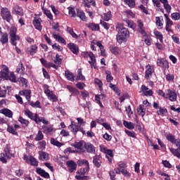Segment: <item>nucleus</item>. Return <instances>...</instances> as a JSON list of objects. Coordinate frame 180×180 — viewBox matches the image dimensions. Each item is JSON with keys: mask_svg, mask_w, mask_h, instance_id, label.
<instances>
[{"mask_svg": "<svg viewBox=\"0 0 180 180\" xmlns=\"http://www.w3.org/2000/svg\"><path fill=\"white\" fill-rule=\"evenodd\" d=\"M116 30L117 32L116 37L117 43H119V44H122V43L127 41V39L130 36V32H129V30L123 27L122 24H118L116 27Z\"/></svg>", "mask_w": 180, "mask_h": 180, "instance_id": "obj_1", "label": "nucleus"}, {"mask_svg": "<svg viewBox=\"0 0 180 180\" xmlns=\"http://www.w3.org/2000/svg\"><path fill=\"white\" fill-rule=\"evenodd\" d=\"M24 115L27 116L31 120H33V122H35L37 124H40V123H43V124H49V121L46 120L44 117H40L39 116V114H34L30 110H25L24 111Z\"/></svg>", "mask_w": 180, "mask_h": 180, "instance_id": "obj_2", "label": "nucleus"}, {"mask_svg": "<svg viewBox=\"0 0 180 180\" xmlns=\"http://www.w3.org/2000/svg\"><path fill=\"white\" fill-rule=\"evenodd\" d=\"M152 2L153 4V6H156V8H158V11L162 12V13H164V8H162V6H161V4H163L166 12H167L169 15V13H171L172 8L171 5H169V4L168 3V0H152Z\"/></svg>", "mask_w": 180, "mask_h": 180, "instance_id": "obj_3", "label": "nucleus"}, {"mask_svg": "<svg viewBox=\"0 0 180 180\" xmlns=\"http://www.w3.org/2000/svg\"><path fill=\"white\" fill-rule=\"evenodd\" d=\"M12 157L15 158V155L11 153V148L6 145L4 147V153H1L0 161H1L3 164H6L8 162L7 160H11Z\"/></svg>", "mask_w": 180, "mask_h": 180, "instance_id": "obj_4", "label": "nucleus"}, {"mask_svg": "<svg viewBox=\"0 0 180 180\" xmlns=\"http://www.w3.org/2000/svg\"><path fill=\"white\" fill-rule=\"evenodd\" d=\"M75 123V122L74 121L71 122V124L69 125L68 127L69 130L71 131L75 136H76L78 131H81V133H82L83 135H85L86 133L85 130H84V128L81 127V125H78Z\"/></svg>", "mask_w": 180, "mask_h": 180, "instance_id": "obj_5", "label": "nucleus"}, {"mask_svg": "<svg viewBox=\"0 0 180 180\" xmlns=\"http://www.w3.org/2000/svg\"><path fill=\"white\" fill-rule=\"evenodd\" d=\"M1 16L4 20H6L8 23L13 19L12 14L8 8L1 9Z\"/></svg>", "mask_w": 180, "mask_h": 180, "instance_id": "obj_6", "label": "nucleus"}, {"mask_svg": "<svg viewBox=\"0 0 180 180\" xmlns=\"http://www.w3.org/2000/svg\"><path fill=\"white\" fill-rule=\"evenodd\" d=\"M166 139L167 141H169L172 143V144H175L176 147H178L180 151V139H176L175 136H174L172 134H168L166 136Z\"/></svg>", "mask_w": 180, "mask_h": 180, "instance_id": "obj_7", "label": "nucleus"}, {"mask_svg": "<svg viewBox=\"0 0 180 180\" xmlns=\"http://www.w3.org/2000/svg\"><path fill=\"white\" fill-rule=\"evenodd\" d=\"M157 65L160 67V68H163L164 70H168L169 68V63L165 58H158L157 60Z\"/></svg>", "mask_w": 180, "mask_h": 180, "instance_id": "obj_8", "label": "nucleus"}, {"mask_svg": "<svg viewBox=\"0 0 180 180\" xmlns=\"http://www.w3.org/2000/svg\"><path fill=\"white\" fill-rule=\"evenodd\" d=\"M42 22L43 20H41V18H37L36 17L32 21V25L37 30H39V32H41V30H43V26H41Z\"/></svg>", "mask_w": 180, "mask_h": 180, "instance_id": "obj_9", "label": "nucleus"}, {"mask_svg": "<svg viewBox=\"0 0 180 180\" xmlns=\"http://www.w3.org/2000/svg\"><path fill=\"white\" fill-rule=\"evenodd\" d=\"M143 96H153L154 92L152 89H148V87L146 85H142L141 87Z\"/></svg>", "mask_w": 180, "mask_h": 180, "instance_id": "obj_10", "label": "nucleus"}, {"mask_svg": "<svg viewBox=\"0 0 180 180\" xmlns=\"http://www.w3.org/2000/svg\"><path fill=\"white\" fill-rule=\"evenodd\" d=\"M176 98H177L176 92L171 89L167 90L166 99H169V101H170L171 102H176Z\"/></svg>", "mask_w": 180, "mask_h": 180, "instance_id": "obj_11", "label": "nucleus"}, {"mask_svg": "<svg viewBox=\"0 0 180 180\" xmlns=\"http://www.w3.org/2000/svg\"><path fill=\"white\" fill-rule=\"evenodd\" d=\"M93 164L96 168H101L102 165V156L96 155L93 157Z\"/></svg>", "mask_w": 180, "mask_h": 180, "instance_id": "obj_12", "label": "nucleus"}, {"mask_svg": "<svg viewBox=\"0 0 180 180\" xmlns=\"http://www.w3.org/2000/svg\"><path fill=\"white\" fill-rule=\"evenodd\" d=\"M20 95H23L27 99V102H30V98H32V91L30 89H24L19 92Z\"/></svg>", "mask_w": 180, "mask_h": 180, "instance_id": "obj_13", "label": "nucleus"}, {"mask_svg": "<svg viewBox=\"0 0 180 180\" xmlns=\"http://www.w3.org/2000/svg\"><path fill=\"white\" fill-rule=\"evenodd\" d=\"M138 32L141 33V34L146 37L147 36V32L144 30V24H143V21L141 20H138Z\"/></svg>", "mask_w": 180, "mask_h": 180, "instance_id": "obj_14", "label": "nucleus"}, {"mask_svg": "<svg viewBox=\"0 0 180 180\" xmlns=\"http://www.w3.org/2000/svg\"><path fill=\"white\" fill-rule=\"evenodd\" d=\"M36 172L37 174H38V175L42 176V178H46V179H49V178H50V174L44 169H41V167H37Z\"/></svg>", "mask_w": 180, "mask_h": 180, "instance_id": "obj_15", "label": "nucleus"}, {"mask_svg": "<svg viewBox=\"0 0 180 180\" xmlns=\"http://www.w3.org/2000/svg\"><path fill=\"white\" fill-rule=\"evenodd\" d=\"M66 165L70 172H74L75 169H77V163L73 160H68L66 162Z\"/></svg>", "mask_w": 180, "mask_h": 180, "instance_id": "obj_16", "label": "nucleus"}, {"mask_svg": "<svg viewBox=\"0 0 180 180\" xmlns=\"http://www.w3.org/2000/svg\"><path fill=\"white\" fill-rule=\"evenodd\" d=\"M73 147L79 150V153H85V144L83 141L75 143Z\"/></svg>", "mask_w": 180, "mask_h": 180, "instance_id": "obj_17", "label": "nucleus"}, {"mask_svg": "<svg viewBox=\"0 0 180 180\" xmlns=\"http://www.w3.org/2000/svg\"><path fill=\"white\" fill-rule=\"evenodd\" d=\"M84 148L86 151L89 153L90 154H95L96 151L95 150V146L92 145L91 143H84Z\"/></svg>", "mask_w": 180, "mask_h": 180, "instance_id": "obj_18", "label": "nucleus"}, {"mask_svg": "<svg viewBox=\"0 0 180 180\" xmlns=\"http://www.w3.org/2000/svg\"><path fill=\"white\" fill-rule=\"evenodd\" d=\"M68 49L73 53V54H78L79 51V48L78 47V45L74 44V43H70L68 44Z\"/></svg>", "mask_w": 180, "mask_h": 180, "instance_id": "obj_19", "label": "nucleus"}, {"mask_svg": "<svg viewBox=\"0 0 180 180\" xmlns=\"http://www.w3.org/2000/svg\"><path fill=\"white\" fill-rule=\"evenodd\" d=\"M13 13L14 15H18V16H23L24 13H23V8L19 6H15L13 8Z\"/></svg>", "mask_w": 180, "mask_h": 180, "instance_id": "obj_20", "label": "nucleus"}, {"mask_svg": "<svg viewBox=\"0 0 180 180\" xmlns=\"http://www.w3.org/2000/svg\"><path fill=\"white\" fill-rule=\"evenodd\" d=\"M146 68L148 69L145 72V78L146 79H150L153 77V68L150 65H146Z\"/></svg>", "mask_w": 180, "mask_h": 180, "instance_id": "obj_21", "label": "nucleus"}, {"mask_svg": "<svg viewBox=\"0 0 180 180\" xmlns=\"http://www.w3.org/2000/svg\"><path fill=\"white\" fill-rule=\"evenodd\" d=\"M52 36L53 37V39H55V40H57V41H58V43H61L62 44H64L65 46V44H67V41H65V39L60 36V34H56V32H53L52 34Z\"/></svg>", "mask_w": 180, "mask_h": 180, "instance_id": "obj_22", "label": "nucleus"}, {"mask_svg": "<svg viewBox=\"0 0 180 180\" xmlns=\"http://www.w3.org/2000/svg\"><path fill=\"white\" fill-rule=\"evenodd\" d=\"M0 113L2 115H4V116H6V117H13V112L12 110L8 109V108H3L0 110Z\"/></svg>", "mask_w": 180, "mask_h": 180, "instance_id": "obj_23", "label": "nucleus"}, {"mask_svg": "<svg viewBox=\"0 0 180 180\" xmlns=\"http://www.w3.org/2000/svg\"><path fill=\"white\" fill-rule=\"evenodd\" d=\"M0 75L2 78H8L9 75V68L6 65L3 66V70L0 72Z\"/></svg>", "mask_w": 180, "mask_h": 180, "instance_id": "obj_24", "label": "nucleus"}, {"mask_svg": "<svg viewBox=\"0 0 180 180\" xmlns=\"http://www.w3.org/2000/svg\"><path fill=\"white\" fill-rule=\"evenodd\" d=\"M87 27H89L93 32H99L101 30V27L98 24H96L94 22L86 24Z\"/></svg>", "mask_w": 180, "mask_h": 180, "instance_id": "obj_25", "label": "nucleus"}, {"mask_svg": "<svg viewBox=\"0 0 180 180\" xmlns=\"http://www.w3.org/2000/svg\"><path fill=\"white\" fill-rule=\"evenodd\" d=\"M0 36V42L1 44H6V43L9 41V38H8V33L3 32Z\"/></svg>", "mask_w": 180, "mask_h": 180, "instance_id": "obj_26", "label": "nucleus"}, {"mask_svg": "<svg viewBox=\"0 0 180 180\" xmlns=\"http://www.w3.org/2000/svg\"><path fill=\"white\" fill-rule=\"evenodd\" d=\"M65 77H66L68 81H70L71 82H74V81H75L74 79V73L71 72L70 70H66L65 72Z\"/></svg>", "mask_w": 180, "mask_h": 180, "instance_id": "obj_27", "label": "nucleus"}, {"mask_svg": "<svg viewBox=\"0 0 180 180\" xmlns=\"http://www.w3.org/2000/svg\"><path fill=\"white\" fill-rule=\"evenodd\" d=\"M84 6L86 8H91V4L92 6H96V1L95 0H82Z\"/></svg>", "mask_w": 180, "mask_h": 180, "instance_id": "obj_28", "label": "nucleus"}, {"mask_svg": "<svg viewBox=\"0 0 180 180\" xmlns=\"http://www.w3.org/2000/svg\"><path fill=\"white\" fill-rule=\"evenodd\" d=\"M66 89H68L69 92H71L72 94L70 96H72L73 95H78V93L79 92L75 87L70 85L66 86Z\"/></svg>", "mask_w": 180, "mask_h": 180, "instance_id": "obj_29", "label": "nucleus"}, {"mask_svg": "<svg viewBox=\"0 0 180 180\" xmlns=\"http://www.w3.org/2000/svg\"><path fill=\"white\" fill-rule=\"evenodd\" d=\"M39 160L41 161H49L50 158L49 157V153L46 152L41 151L39 153Z\"/></svg>", "mask_w": 180, "mask_h": 180, "instance_id": "obj_30", "label": "nucleus"}, {"mask_svg": "<svg viewBox=\"0 0 180 180\" xmlns=\"http://www.w3.org/2000/svg\"><path fill=\"white\" fill-rule=\"evenodd\" d=\"M76 11L78 18H79V19H81V20L83 22H86V16H85V13H84V11H81L79 8H77Z\"/></svg>", "mask_w": 180, "mask_h": 180, "instance_id": "obj_31", "label": "nucleus"}, {"mask_svg": "<svg viewBox=\"0 0 180 180\" xmlns=\"http://www.w3.org/2000/svg\"><path fill=\"white\" fill-rule=\"evenodd\" d=\"M154 34L158 40H160V43H164V36L158 30H154Z\"/></svg>", "mask_w": 180, "mask_h": 180, "instance_id": "obj_32", "label": "nucleus"}, {"mask_svg": "<svg viewBox=\"0 0 180 180\" xmlns=\"http://www.w3.org/2000/svg\"><path fill=\"white\" fill-rule=\"evenodd\" d=\"M50 143L52 146H55L56 147H63V146H64V143L57 141V139L54 138L51 139Z\"/></svg>", "mask_w": 180, "mask_h": 180, "instance_id": "obj_33", "label": "nucleus"}, {"mask_svg": "<svg viewBox=\"0 0 180 180\" xmlns=\"http://www.w3.org/2000/svg\"><path fill=\"white\" fill-rule=\"evenodd\" d=\"M123 124L124 127H127V129H129V130H134V124L131 122H127L126 120H124Z\"/></svg>", "mask_w": 180, "mask_h": 180, "instance_id": "obj_34", "label": "nucleus"}, {"mask_svg": "<svg viewBox=\"0 0 180 180\" xmlns=\"http://www.w3.org/2000/svg\"><path fill=\"white\" fill-rule=\"evenodd\" d=\"M20 38L19 37V36L13 35L10 37V43H11L13 46H17L18 43L16 41L17 40H20Z\"/></svg>", "mask_w": 180, "mask_h": 180, "instance_id": "obj_35", "label": "nucleus"}, {"mask_svg": "<svg viewBox=\"0 0 180 180\" xmlns=\"http://www.w3.org/2000/svg\"><path fill=\"white\" fill-rule=\"evenodd\" d=\"M126 5H128V6L131 8H134L136 6V1L135 0H122Z\"/></svg>", "mask_w": 180, "mask_h": 180, "instance_id": "obj_36", "label": "nucleus"}, {"mask_svg": "<svg viewBox=\"0 0 180 180\" xmlns=\"http://www.w3.org/2000/svg\"><path fill=\"white\" fill-rule=\"evenodd\" d=\"M7 131L13 136H18V131L12 125H8Z\"/></svg>", "mask_w": 180, "mask_h": 180, "instance_id": "obj_37", "label": "nucleus"}, {"mask_svg": "<svg viewBox=\"0 0 180 180\" xmlns=\"http://www.w3.org/2000/svg\"><path fill=\"white\" fill-rule=\"evenodd\" d=\"M29 161L32 167H37L39 165V161L33 156H30Z\"/></svg>", "mask_w": 180, "mask_h": 180, "instance_id": "obj_38", "label": "nucleus"}, {"mask_svg": "<svg viewBox=\"0 0 180 180\" xmlns=\"http://www.w3.org/2000/svg\"><path fill=\"white\" fill-rule=\"evenodd\" d=\"M29 104L30 105V106H32V108L41 109V105H40L39 101H37L35 103L34 101H30Z\"/></svg>", "mask_w": 180, "mask_h": 180, "instance_id": "obj_39", "label": "nucleus"}, {"mask_svg": "<svg viewBox=\"0 0 180 180\" xmlns=\"http://www.w3.org/2000/svg\"><path fill=\"white\" fill-rule=\"evenodd\" d=\"M138 114L141 116L142 117H144L146 115V110L143 108V105H140L137 108Z\"/></svg>", "mask_w": 180, "mask_h": 180, "instance_id": "obj_40", "label": "nucleus"}, {"mask_svg": "<svg viewBox=\"0 0 180 180\" xmlns=\"http://www.w3.org/2000/svg\"><path fill=\"white\" fill-rule=\"evenodd\" d=\"M7 78H8L9 81H11V82H18V79H16V75H15V73L13 72H11L10 75H8Z\"/></svg>", "mask_w": 180, "mask_h": 180, "instance_id": "obj_41", "label": "nucleus"}, {"mask_svg": "<svg viewBox=\"0 0 180 180\" xmlns=\"http://www.w3.org/2000/svg\"><path fill=\"white\" fill-rule=\"evenodd\" d=\"M28 51L30 56H34L37 53V46L36 45L31 46Z\"/></svg>", "mask_w": 180, "mask_h": 180, "instance_id": "obj_42", "label": "nucleus"}, {"mask_svg": "<svg viewBox=\"0 0 180 180\" xmlns=\"http://www.w3.org/2000/svg\"><path fill=\"white\" fill-rule=\"evenodd\" d=\"M105 74L107 82H112V81H113V76L112 75V72H110V70H106Z\"/></svg>", "mask_w": 180, "mask_h": 180, "instance_id": "obj_43", "label": "nucleus"}, {"mask_svg": "<svg viewBox=\"0 0 180 180\" xmlns=\"http://www.w3.org/2000/svg\"><path fill=\"white\" fill-rule=\"evenodd\" d=\"M44 11V14L46 15V18L48 19H50V20H53V14H51V11L50 10H47L46 8H42Z\"/></svg>", "mask_w": 180, "mask_h": 180, "instance_id": "obj_44", "label": "nucleus"}, {"mask_svg": "<svg viewBox=\"0 0 180 180\" xmlns=\"http://www.w3.org/2000/svg\"><path fill=\"white\" fill-rule=\"evenodd\" d=\"M156 113L158 116H162V115H165V113H168V110H167L165 107H163V108L160 107L159 110H158Z\"/></svg>", "mask_w": 180, "mask_h": 180, "instance_id": "obj_45", "label": "nucleus"}, {"mask_svg": "<svg viewBox=\"0 0 180 180\" xmlns=\"http://www.w3.org/2000/svg\"><path fill=\"white\" fill-rule=\"evenodd\" d=\"M43 139H44V135L43 134V132H41V131L40 130L38 131V133L36 137L34 138L35 141H41Z\"/></svg>", "mask_w": 180, "mask_h": 180, "instance_id": "obj_46", "label": "nucleus"}, {"mask_svg": "<svg viewBox=\"0 0 180 180\" xmlns=\"http://www.w3.org/2000/svg\"><path fill=\"white\" fill-rule=\"evenodd\" d=\"M77 165L79 167H82V165H85L86 167H89V162L86 160H81L77 161Z\"/></svg>", "mask_w": 180, "mask_h": 180, "instance_id": "obj_47", "label": "nucleus"}, {"mask_svg": "<svg viewBox=\"0 0 180 180\" xmlns=\"http://www.w3.org/2000/svg\"><path fill=\"white\" fill-rule=\"evenodd\" d=\"M110 51L115 56H117L119 54V47L116 46H112L110 47Z\"/></svg>", "mask_w": 180, "mask_h": 180, "instance_id": "obj_48", "label": "nucleus"}, {"mask_svg": "<svg viewBox=\"0 0 180 180\" xmlns=\"http://www.w3.org/2000/svg\"><path fill=\"white\" fill-rule=\"evenodd\" d=\"M86 172H89V167H86L84 168H82L80 169L79 172H77L76 174H80L82 176H85V174H86Z\"/></svg>", "mask_w": 180, "mask_h": 180, "instance_id": "obj_49", "label": "nucleus"}, {"mask_svg": "<svg viewBox=\"0 0 180 180\" xmlns=\"http://www.w3.org/2000/svg\"><path fill=\"white\" fill-rule=\"evenodd\" d=\"M63 61V56H60L58 53L56 55V58L54 60L55 64H58V65H61Z\"/></svg>", "mask_w": 180, "mask_h": 180, "instance_id": "obj_50", "label": "nucleus"}, {"mask_svg": "<svg viewBox=\"0 0 180 180\" xmlns=\"http://www.w3.org/2000/svg\"><path fill=\"white\" fill-rule=\"evenodd\" d=\"M110 19H112V12L109 11L107 13H104L103 20H105V22H109Z\"/></svg>", "mask_w": 180, "mask_h": 180, "instance_id": "obj_51", "label": "nucleus"}, {"mask_svg": "<svg viewBox=\"0 0 180 180\" xmlns=\"http://www.w3.org/2000/svg\"><path fill=\"white\" fill-rule=\"evenodd\" d=\"M109 88H110L114 92H116L117 95H120V91H119V88L116 85L110 83Z\"/></svg>", "mask_w": 180, "mask_h": 180, "instance_id": "obj_52", "label": "nucleus"}, {"mask_svg": "<svg viewBox=\"0 0 180 180\" xmlns=\"http://www.w3.org/2000/svg\"><path fill=\"white\" fill-rule=\"evenodd\" d=\"M68 13L70 15L71 18H75L77 16V13H75V9L74 7H68Z\"/></svg>", "mask_w": 180, "mask_h": 180, "instance_id": "obj_53", "label": "nucleus"}, {"mask_svg": "<svg viewBox=\"0 0 180 180\" xmlns=\"http://www.w3.org/2000/svg\"><path fill=\"white\" fill-rule=\"evenodd\" d=\"M18 122H20V123H21V124H24V126H25L26 127H27V126H29V120H25L24 118H22V117H18Z\"/></svg>", "mask_w": 180, "mask_h": 180, "instance_id": "obj_54", "label": "nucleus"}, {"mask_svg": "<svg viewBox=\"0 0 180 180\" xmlns=\"http://www.w3.org/2000/svg\"><path fill=\"white\" fill-rule=\"evenodd\" d=\"M124 132L126 133V134L129 136V137H132V139H136V132H134V131H129L128 129H125Z\"/></svg>", "mask_w": 180, "mask_h": 180, "instance_id": "obj_55", "label": "nucleus"}, {"mask_svg": "<svg viewBox=\"0 0 180 180\" xmlns=\"http://www.w3.org/2000/svg\"><path fill=\"white\" fill-rule=\"evenodd\" d=\"M77 77L80 81H85V76L82 75V70L81 68L77 70Z\"/></svg>", "mask_w": 180, "mask_h": 180, "instance_id": "obj_56", "label": "nucleus"}, {"mask_svg": "<svg viewBox=\"0 0 180 180\" xmlns=\"http://www.w3.org/2000/svg\"><path fill=\"white\" fill-rule=\"evenodd\" d=\"M100 25H101V26L105 29V30H109V29H110V25H109V23L101 20H100Z\"/></svg>", "mask_w": 180, "mask_h": 180, "instance_id": "obj_57", "label": "nucleus"}, {"mask_svg": "<svg viewBox=\"0 0 180 180\" xmlns=\"http://www.w3.org/2000/svg\"><path fill=\"white\" fill-rule=\"evenodd\" d=\"M94 83L98 85L99 89H102L103 88V83L102 82V80L98 78H96L94 79Z\"/></svg>", "mask_w": 180, "mask_h": 180, "instance_id": "obj_58", "label": "nucleus"}, {"mask_svg": "<svg viewBox=\"0 0 180 180\" xmlns=\"http://www.w3.org/2000/svg\"><path fill=\"white\" fill-rule=\"evenodd\" d=\"M125 22L127 25H128L129 27H130L131 29H136V23H134L133 21L127 19Z\"/></svg>", "mask_w": 180, "mask_h": 180, "instance_id": "obj_59", "label": "nucleus"}, {"mask_svg": "<svg viewBox=\"0 0 180 180\" xmlns=\"http://www.w3.org/2000/svg\"><path fill=\"white\" fill-rule=\"evenodd\" d=\"M44 133L45 134H49L50 133H52V131L54 130V129L53 127H44Z\"/></svg>", "mask_w": 180, "mask_h": 180, "instance_id": "obj_60", "label": "nucleus"}, {"mask_svg": "<svg viewBox=\"0 0 180 180\" xmlns=\"http://www.w3.org/2000/svg\"><path fill=\"white\" fill-rule=\"evenodd\" d=\"M171 18L172 20H179L180 19V14L179 13H172L171 15Z\"/></svg>", "mask_w": 180, "mask_h": 180, "instance_id": "obj_61", "label": "nucleus"}, {"mask_svg": "<svg viewBox=\"0 0 180 180\" xmlns=\"http://www.w3.org/2000/svg\"><path fill=\"white\" fill-rule=\"evenodd\" d=\"M20 82H21L22 86L25 88H27V83L29 82L27 79L25 77H20Z\"/></svg>", "mask_w": 180, "mask_h": 180, "instance_id": "obj_62", "label": "nucleus"}, {"mask_svg": "<svg viewBox=\"0 0 180 180\" xmlns=\"http://www.w3.org/2000/svg\"><path fill=\"white\" fill-rule=\"evenodd\" d=\"M52 48L54 50H57L58 51H63V46L58 45V44H57V43H55L54 44H53Z\"/></svg>", "mask_w": 180, "mask_h": 180, "instance_id": "obj_63", "label": "nucleus"}, {"mask_svg": "<svg viewBox=\"0 0 180 180\" xmlns=\"http://www.w3.org/2000/svg\"><path fill=\"white\" fill-rule=\"evenodd\" d=\"M164 17L165 19L166 25H174V22L172 20H171V18L168 16V14H164Z\"/></svg>", "mask_w": 180, "mask_h": 180, "instance_id": "obj_64", "label": "nucleus"}]
</instances>
